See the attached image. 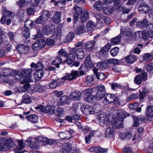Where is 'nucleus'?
I'll list each match as a JSON object with an SVG mask.
<instances>
[{"mask_svg":"<svg viewBox=\"0 0 153 153\" xmlns=\"http://www.w3.org/2000/svg\"><path fill=\"white\" fill-rule=\"evenodd\" d=\"M129 116L128 114L126 111L122 110L117 113V117L115 118L112 117L111 122L113 128L109 127L106 129L105 133L106 137L109 138L112 137L114 135L115 132L113 128H118L122 127L124 119Z\"/></svg>","mask_w":153,"mask_h":153,"instance_id":"nucleus-1","label":"nucleus"},{"mask_svg":"<svg viewBox=\"0 0 153 153\" xmlns=\"http://www.w3.org/2000/svg\"><path fill=\"white\" fill-rule=\"evenodd\" d=\"M32 71L31 68L23 69L21 72L13 70L11 72L7 74H4V75L13 76L15 79L18 80H21L23 78V82H30L32 81L31 77Z\"/></svg>","mask_w":153,"mask_h":153,"instance_id":"nucleus-2","label":"nucleus"},{"mask_svg":"<svg viewBox=\"0 0 153 153\" xmlns=\"http://www.w3.org/2000/svg\"><path fill=\"white\" fill-rule=\"evenodd\" d=\"M32 71L31 68L23 69L21 72L13 70L11 72L7 74H4V75L13 76L15 79L18 80H21L23 78V82H30L32 81L31 77Z\"/></svg>","mask_w":153,"mask_h":153,"instance_id":"nucleus-3","label":"nucleus"},{"mask_svg":"<svg viewBox=\"0 0 153 153\" xmlns=\"http://www.w3.org/2000/svg\"><path fill=\"white\" fill-rule=\"evenodd\" d=\"M44 66L41 62H39L36 64V71L34 75V77L36 81H39L42 78L43 76L46 74V73L43 70Z\"/></svg>","mask_w":153,"mask_h":153,"instance_id":"nucleus-4","label":"nucleus"},{"mask_svg":"<svg viewBox=\"0 0 153 153\" xmlns=\"http://www.w3.org/2000/svg\"><path fill=\"white\" fill-rule=\"evenodd\" d=\"M81 109L83 114L88 115L90 114H92L94 112L98 113L100 111V110H96L94 109L92 107L89 105H83L81 107Z\"/></svg>","mask_w":153,"mask_h":153,"instance_id":"nucleus-5","label":"nucleus"},{"mask_svg":"<svg viewBox=\"0 0 153 153\" xmlns=\"http://www.w3.org/2000/svg\"><path fill=\"white\" fill-rule=\"evenodd\" d=\"M148 75L144 71H142L141 74H139L135 76L134 79V83L137 85H140L142 80L146 81L147 79Z\"/></svg>","mask_w":153,"mask_h":153,"instance_id":"nucleus-6","label":"nucleus"},{"mask_svg":"<svg viewBox=\"0 0 153 153\" xmlns=\"http://www.w3.org/2000/svg\"><path fill=\"white\" fill-rule=\"evenodd\" d=\"M37 33L33 36V39H34L38 37L42 38L44 35H48L53 33L52 29H37Z\"/></svg>","mask_w":153,"mask_h":153,"instance_id":"nucleus-7","label":"nucleus"},{"mask_svg":"<svg viewBox=\"0 0 153 153\" xmlns=\"http://www.w3.org/2000/svg\"><path fill=\"white\" fill-rule=\"evenodd\" d=\"M45 45V40L41 38L32 45V48L34 51H37L43 48Z\"/></svg>","mask_w":153,"mask_h":153,"instance_id":"nucleus-8","label":"nucleus"},{"mask_svg":"<svg viewBox=\"0 0 153 153\" xmlns=\"http://www.w3.org/2000/svg\"><path fill=\"white\" fill-rule=\"evenodd\" d=\"M26 83L24 84L23 86H19L16 87L14 89L15 91L17 93H22L26 91L29 89L30 84L29 83L27 82H23Z\"/></svg>","mask_w":153,"mask_h":153,"instance_id":"nucleus-9","label":"nucleus"},{"mask_svg":"<svg viewBox=\"0 0 153 153\" xmlns=\"http://www.w3.org/2000/svg\"><path fill=\"white\" fill-rule=\"evenodd\" d=\"M128 29H121L120 34L121 36L128 41L132 39V32L131 31L128 30Z\"/></svg>","mask_w":153,"mask_h":153,"instance_id":"nucleus-10","label":"nucleus"},{"mask_svg":"<svg viewBox=\"0 0 153 153\" xmlns=\"http://www.w3.org/2000/svg\"><path fill=\"white\" fill-rule=\"evenodd\" d=\"M75 50L72 49L70 50L68 54V64L71 65L75 62Z\"/></svg>","mask_w":153,"mask_h":153,"instance_id":"nucleus-11","label":"nucleus"},{"mask_svg":"<svg viewBox=\"0 0 153 153\" xmlns=\"http://www.w3.org/2000/svg\"><path fill=\"white\" fill-rule=\"evenodd\" d=\"M85 66H82L81 65L80 66L79 69H81L82 70L85 69V68H92L93 66V63L91 59V56L90 55L88 56L86 58L85 61Z\"/></svg>","mask_w":153,"mask_h":153,"instance_id":"nucleus-12","label":"nucleus"},{"mask_svg":"<svg viewBox=\"0 0 153 153\" xmlns=\"http://www.w3.org/2000/svg\"><path fill=\"white\" fill-rule=\"evenodd\" d=\"M145 113L148 120L150 121L153 120V105H149L147 106Z\"/></svg>","mask_w":153,"mask_h":153,"instance_id":"nucleus-13","label":"nucleus"},{"mask_svg":"<svg viewBox=\"0 0 153 153\" xmlns=\"http://www.w3.org/2000/svg\"><path fill=\"white\" fill-rule=\"evenodd\" d=\"M74 16L73 22L75 23L78 19L79 15L82 13V9L75 5L74 7Z\"/></svg>","mask_w":153,"mask_h":153,"instance_id":"nucleus-14","label":"nucleus"},{"mask_svg":"<svg viewBox=\"0 0 153 153\" xmlns=\"http://www.w3.org/2000/svg\"><path fill=\"white\" fill-rule=\"evenodd\" d=\"M81 92L78 91H76L72 92L69 95V98L74 101L79 100L81 97Z\"/></svg>","mask_w":153,"mask_h":153,"instance_id":"nucleus-15","label":"nucleus"},{"mask_svg":"<svg viewBox=\"0 0 153 153\" xmlns=\"http://www.w3.org/2000/svg\"><path fill=\"white\" fill-rule=\"evenodd\" d=\"M138 10L142 13H148L150 10V8L148 5L145 3H143L138 7Z\"/></svg>","mask_w":153,"mask_h":153,"instance_id":"nucleus-16","label":"nucleus"},{"mask_svg":"<svg viewBox=\"0 0 153 153\" xmlns=\"http://www.w3.org/2000/svg\"><path fill=\"white\" fill-rule=\"evenodd\" d=\"M44 112L48 114L49 115H52L55 113V107L53 106L48 105L45 107Z\"/></svg>","mask_w":153,"mask_h":153,"instance_id":"nucleus-17","label":"nucleus"},{"mask_svg":"<svg viewBox=\"0 0 153 153\" xmlns=\"http://www.w3.org/2000/svg\"><path fill=\"white\" fill-rule=\"evenodd\" d=\"M89 16L88 12L84 11L79 15L78 19H80L81 22L83 23L88 19Z\"/></svg>","mask_w":153,"mask_h":153,"instance_id":"nucleus-18","label":"nucleus"},{"mask_svg":"<svg viewBox=\"0 0 153 153\" xmlns=\"http://www.w3.org/2000/svg\"><path fill=\"white\" fill-rule=\"evenodd\" d=\"M16 50L20 53H25L27 52L28 48L26 46L23 45H17L16 47Z\"/></svg>","mask_w":153,"mask_h":153,"instance_id":"nucleus-19","label":"nucleus"},{"mask_svg":"<svg viewBox=\"0 0 153 153\" xmlns=\"http://www.w3.org/2000/svg\"><path fill=\"white\" fill-rule=\"evenodd\" d=\"M124 59H117L114 58H111L107 60V63L108 65L110 64L118 65L120 63L123 62Z\"/></svg>","mask_w":153,"mask_h":153,"instance_id":"nucleus-20","label":"nucleus"},{"mask_svg":"<svg viewBox=\"0 0 153 153\" xmlns=\"http://www.w3.org/2000/svg\"><path fill=\"white\" fill-rule=\"evenodd\" d=\"M123 59H124L123 62L126 61L127 63L132 64L136 60V58L135 56L130 54L125 57Z\"/></svg>","mask_w":153,"mask_h":153,"instance_id":"nucleus-21","label":"nucleus"},{"mask_svg":"<svg viewBox=\"0 0 153 153\" xmlns=\"http://www.w3.org/2000/svg\"><path fill=\"white\" fill-rule=\"evenodd\" d=\"M148 22L146 18H145L143 20L137 21L136 23V26L137 27L143 29L145 27L146 24Z\"/></svg>","mask_w":153,"mask_h":153,"instance_id":"nucleus-22","label":"nucleus"},{"mask_svg":"<svg viewBox=\"0 0 153 153\" xmlns=\"http://www.w3.org/2000/svg\"><path fill=\"white\" fill-rule=\"evenodd\" d=\"M122 38L121 34H119L117 36L112 38L111 40V43L112 45H117L120 42Z\"/></svg>","mask_w":153,"mask_h":153,"instance_id":"nucleus-23","label":"nucleus"},{"mask_svg":"<svg viewBox=\"0 0 153 153\" xmlns=\"http://www.w3.org/2000/svg\"><path fill=\"white\" fill-rule=\"evenodd\" d=\"M120 137L122 140L124 139L128 140L131 139L132 137V134L131 131H127L120 134Z\"/></svg>","mask_w":153,"mask_h":153,"instance_id":"nucleus-24","label":"nucleus"},{"mask_svg":"<svg viewBox=\"0 0 153 153\" xmlns=\"http://www.w3.org/2000/svg\"><path fill=\"white\" fill-rule=\"evenodd\" d=\"M26 118L27 120L33 123H36L38 122V117L36 115H30L27 116Z\"/></svg>","mask_w":153,"mask_h":153,"instance_id":"nucleus-25","label":"nucleus"},{"mask_svg":"<svg viewBox=\"0 0 153 153\" xmlns=\"http://www.w3.org/2000/svg\"><path fill=\"white\" fill-rule=\"evenodd\" d=\"M95 44V41L94 40L87 41L85 46V49L88 51H91L94 47Z\"/></svg>","mask_w":153,"mask_h":153,"instance_id":"nucleus-26","label":"nucleus"},{"mask_svg":"<svg viewBox=\"0 0 153 153\" xmlns=\"http://www.w3.org/2000/svg\"><path fill=\"white\" fill-rule=\"evenodd\" d=\"M61 15V13L60 12H57L55 13L53 18L54 23L57 24L60 22Z\"/></svg>","mask_w":153,"mask_h":153,"instance_id":"nucleus-27","label":"nucleus"},{"mask_svg":"<svg viewBox=\"0 0 153 153\" xmlns=\"http://www.w3.org/2000/svg\"><path fill=\"white\" fill-rule=\"evenodd\" d=\"M78 75V72L76 71L73 70L70 74H68V79L69 81L75 79Z\"/></svg>","mask_w":153,"mask_h":153,"instance_id":"nucleus-28","label":"nucleus"},{"mask_svg":"<svg viewBox=\"0 0 153 153\" xmlns=\"http://www.w3.org/2000/svg\"><path fill=\"white\" fill-rule=\"evenodd\" d=\"M114 8L113 7L108 6L103 8V13L107 15H110L112 14L114 11Z\"/></svg>","mask_w":153,"mask_h":153,"instance_id":"nucleus-29","label":"nucleus"},{"mask_svg":"<svg viewBox=\"0 0 153 153\" xmlns=\"http://www.w3.org/2000/svg\"><path fill=\"white\" fill-rule=\"evenodd\" d=\"M32 102L30 96L29 95L25 94L22 97V100L21 101L22 103L29 104Z\"/></svg>","mask_w":153,"mask_h":153,"instance_id":"nucleus-30","label":"nucleus"},{"mask_svg":"<svg viewBox=\"0 0 153 153\" xmlns=\"http://www.w3.org/2000/svg\"><path fill=\"white\" fill-rule=\"evenodd\" d=\"M150 32L149 30L146 31L144 30L142 32L141 35L142 39L144 40H146L148 39L149 38H150Z\"/></svg>","mask_w":153,"mask_h":153,"instance_id":"nucleus-31","label":"nucleus"},{"mask_svg":"<svg viewBox=\"0 0 153 153\" xmlns=\"http://www.w3.org/2000/svg\"><path fill=\"white\" fill-rule=\"evenodd\" d=\"M41 15L44 18L43 19L47 21L50 16L51 14L49 11L44 10L41 12Z\"/></svg>","mask_w":153,"mask_h":153,"instance_id":"nucleus-32","label":"nucleus"},{"mask_svg":"<svg viewBox=\"0 0 153 153\" xmlns=\"http://www.w3.org/2000/svg\"><path fill=\"white\" fill-rule=\"evenodd\" d=\"M153 57V53H146L143 56V59L144 61L147 62L152 59Z\"/></svg>","mask_w":153,"mask_h":153,"instance_id":"nucleus-33","label":"nucleus"},{"mask_svg":"<svg viewBox=\"0 0 153 153\" xmlns=\"http://www.w3.org/2000/svg\"><path fill=\"white\" fill-rule=\"evenodd\" d=\"M33 88L34 91L40 93L43 92L45 90V87L40 85H34Z\"/></svg>","mask_w":153,"mask_h":153,"instance_id":"nucleus-34","label":"nucleus"},{"mask_svg":"<svg viewBox=\"0 0 153 153\" xmlns=\"http://www.w3.org/2000/svg\"><path fill=\"white\" fill-rule=\"evenodd\" d=\"M111 47V45L109 44L108 43L105 46L101 48L100 51V54H106L109 51Z\"/></svg>","mask_w":153,"mask_h":153,"instance_id":"nucleus-35","label":"nucleus"},{"mask_svg":"<svg viewBox=\"0 0 153 153\" xmlns=\"http://www.w3.org/2000/svg\"><path fill=\"white\" fill-rule=\"evenodd\" d=\"M75 52L76 56L78 59H81L83 58L85 56L83 50L82 49H79L76 51Z\"/></svg>","mask_w":153,"mask_h":153,"instance_id":"nucleus-36","label":"nucleus"},{"mask_svg":"<svg viewBox=\"0 0 153 153\" xmlns=\"http://www.w3.org/2000/svg\"><path fill=\"white\" fill-rule=\"evenodd\" d=\"M103 5L102 2L100 1H96L94 4V7L97 10H101L103 7Z\"/></svg>","mask_w":153,"mask_h":153,"instance_id":"nucleus-37","label":"nucleus"},{"mask_svg":"<svg viewBox=\"0 0 153 153\" xmlns=\"http://www.w3.org/2000/svg\"><path fill=\"white\" fill-rule=\"evenodd\" d=\"M4 147L6 148V151L9 149L13 145L14 143L12 141L7 140L5 142H4Z\"/></svg>","mask_w":153,"mask_h":153,"instance_id":"nucleus-38","label":"nucleus"},{"mask_svg":"<svg viewBox=\"0 0 153 153\" xmlns=\"http://www.w3.org/2000/svg\"><path fill=\"white\" fill-rule=\"evenodd\" d=\"M108 65L107 63V60L105 62H100L97 63V66L101 69H103L107 67Z\"/></svg>","mask_w":153,"mask_h":153,"instance_id":"nucleus-39","label":"nucleus"},{"mask_svg":"<svg viewBox=\"0 0 153 153\" xmlns=\"http://www.w3.org/2000/svg\"><path fill=\"white\" fill-rule=\"evenodd\" d=\"M27 142L28 144L30 145V147L32 149H38L39 147L36 143L31 140H27Z\"/></svg>","mask_w":153,"mask_h":153,"instance_id":"nucleus-40","label":"nucleus"},{"mask_svg":"<svg viewBox=\"0 0 153 153\" xmlns=\"http://www.w3.org/2000/svg\"><path fill=\"white\" fill-rule=\"evenodd\" d=\"M119 52V48L118 47H115L111 50L110 54L112 56L115 57L117 55Z\"/></svg>","mask_w":153,"mask_h":153,"instance_id":"nucleus-41","label":"nucleus"},{"mask_svg":"<svg viewBox=\"0 0 153 153\" xmlns=\"http://www.w3.org/2000/svg\"><path fill=\"white\" fill-rule=\"evenodd\" d=\"M67 103V96L65 95L62 96L60 99L59 104L61 105H63Z\"/></svg>","mask_w":153,"mask_h":153,"instance_id":"nucleus-42","label":"nucleus"},{"mask_svg":"<svg viewBox=\"0 0 153 153\" xmlns=\"http://www.w3.org/2000/svg\"><path fill=\"white\" fill-rule=\"evenodd\" d=\"M105 96V92H97L96 97L95 99L97 100H100L102 99Z\"/></svg>","mask_w":153,"mask_h":153,"instance_id":"nucleus-43","label":"nucleus"},{"mask_svg":"<svg viewBox=\"0 0 153 153\" xmlns=\"http://www.w3.org/2000/svg\"><path fill=\"white\" fill-rule=\"evenodd\" d=\"M95 76L94 75L91 76H88L86 78V82L87 84L89 83L92 84L93 83L94 77Z\"/></svg>","mask_w":153,"mask_h":153,"instance_id":"nucleus-44","label":"nucleus"},{"mask_svg":"<svg viewBox=\"0 0 153 153\" xmlns=\"http://www.w3.org/2000/svg\"><path fill=\"white\" fill-rule=\"evenodd\" d=\"M25 25L27 29L31 28L33 26V22L30 19H28L25 21Z\"/></svg>","mask_w":153,"mask_h":153,"instance_id":"nucleus-45","label":"nucleus"},{"mask_svg":"<svg viewBox=\"0 0 153 153\" xmlns=\"http://www.w3.org/2000/svg\"><path fill=\"white\" fill-rule=\"evenodd\" d=\"M143 45L142 44H138L137 45V47H136L134 50V53L139 54L142 49V48Z\"/></svg>","mask_w":153,"mask_h":153,"instance_id":"nucleus-46","label":"nucleus"},{"mask_svg":"<svg viewBox=\"0 0 153 153\" xmlns=\"http://www.w3.org/2000/svg\"><path fill=\"white\" fill-rule=\"evenodd\" d=\"M75 38V34L72 32H70L68 34V43L72 42Z\"/></svg>","mask_w":153,"mask_h":153,"instance_id":"nucleus-47","label":"nucleus"},{"mask_svg":"<svg viewBox=\"0 0 153 153\" xmlns=\"http://www.w3.org/2000/svg\"><path fill=\"white\" fill-rule=\"evenodd\" d=\"M58 53L60 56H62L66 57L65 60V62H67V53H66L65 52L64 50L63 49H61L58 51Z\"/></svg>","mask_w":153,"mask_h":153,"instance_id":"nucleus-48","label":"nucleus"},{"mask_svg":"<svg viewBox=\"0 0 153 153\" xmlns=\"http://www.w3.org/2000/svg\"><path fill=\"white\" fill-rule=\"evenodd\" d=\"M100 146H93L90 147L89 150L94 153H99Z\"/></svg>","mask_w":153,"mask_h":153,"instance_id":"nucleus-49","label":"nucleus"},{"mask_svg":"<svg viewBox=\"0 0 153 153\" xmlns=\"http://www.w3.org/2000/svg\"><path fill=\"white\" fill-rule=\"evenodd\" d=\"M57 32L56 35L53 34L52 35V36H54L55 39H60L62 34L61 29H57Z\"/></svg>","mask_w":153,"mask_h":153,"instance_id":"nucleus-50","label":"nucleus"},{"mask_svg":"<svg viewBox=\"0 0 153 153\" xmlns=\"http://www.w3.org/2000/svg\"><path fill=\"white\" fill-rule=\"evenodd\" d=\"M139 94V101L142 102L143 101V100L146 96V93L144 91H140Z\"/></svg>","mask_w":153,"mask_h":153,"instance_id":"nucleus-51","label":"nucleus"},{"mask_svg":"<svg viewBox=\"0 0 153 153\" xmlns=\"http://www.w3.org/2000/svg\"><path fill=\"white\" fill-rule=\"evenodd\" d=\"M95 27V24L91 21H88L87 23L86 27L87 29H93Z\"/></svg>","mask_w":153,"mask_h":153,"instance_id":"nucleus-52","label":"nucleus"},{"mask_svg":"<svg viewBox=\"0 0 153 153\" xmlns=\"http://www.w3.org/2000/svg\"><path fill=\"white\" fill-rule=\"evenodd\" d=\"M44 18L40 15L38 18L36 20V22L38 24H44L46 21L45 20L43 19Z\"/></svg>","mask_w":153,"mask_h":153,"instance_id":"nucleus-53","label":"nucleus"},{"mask_svg":"<svg viewBox=\"0 0 153 153\" xmlns=\"http://www.w3.org/2000/svg\"><path fill=\"white\" fill-rule=\"evenodd\" d=\"M22 33L26 39L30 37L29 29H24V30L22 31Z\"/></svg>","mask_w":153,"mask_h":153,"instance_id":"nucleus-54","label":"nucleus"},{"mask_svg":"<svg viewBox=\"0 0 153 153\" xmlns=\"http://www.w3.org/2000/svg\"><path fill=\"white\" fill-rule=\"evenodd\" d=\"M5 49L8 52H10L11 51V49H12V45L8 42H5Z\"/></svg>","mask_w":153,"mask_h":153,"instance_id":"nucleus-55","label":"nucleus"},{"mask_svg":"<svg viewBox=\"0 0 153 153\" xmlns=\"http://www.w3.org/2000/svg\"><path fill=\"white\" fill-rule=\"evenodd\" d=\"M90 134H91V135L92 137H98L100 136L101 133L98 130H94L92 131Z\"/></svg>","mask_w":153,"mask_h":153,"instance_id":"nucleus-56","label":"nucleus"},{"mask_svg":"<svg viewBox=\"0 0 153 153\" xmlns=\"http://www.w3.org/2000/svg\"><path fill=\"white\" fill-rule=\"evenodd\" d=\"M93 91V89L92 88H88L86 89L83 92L86 95H92V94Z\"/></svg>","mask_w":153,"mask_h":153,"instance_id":"nucleus-57","label":"nucleus"},{"mask_svg":"<svg viewBox=\"0 0 153 153\" xmlns=\"http://www.w3.org/2000/svg\"><path fill=\"white\" fill-rule=\"evenodd\" d=\"M97 91L99 92H105V89L104 85L102 84L99 85L97 86Z\"/></svg>","mask_w":153,"mask_h":153,"instance_id":"nucleus-58","label":"nucleus"},{"mask_svg":"<svg viewBox=\"0 0 153 153\" xmlns=\"http://www.w3.org/2000/svg\"><path fill=\"white\" fill-rule=\"evenodd\" d=\"M63 110L62 108H58L56 110V115L58 117H61L63 115Z\"/></svg>","mask_w":153,"mask_h":153,"instance_id":"nucleus-59","label":"nucleus"},{"mask_svg":"<svg viewBox=\"0 0 153 153\" xmlns=\"http://www.w3.org/2000/svg\"><path fill=\"white\" fill-rule=\"evenodd\" d=\"M146 70L148 72H150L153 70V63H151L147 65Z\"/></svg>","mask_w":153,"mask_h":153,"instance_id":"nucleus-60","label":"nucleus"},{"mask_svg":"<svg viewBox=\"0 0 153 153\" xmlns=\"http://www.w3.org/2000/svg\"><path fill=\"white\" fill-rule=\"evenodd\" d=\"M13 13L10 11L7 10H5L3 12V15L6 17H12L13 16Z\"/></svg>","mask_w":153,"mask_h":153,"instance_id":"nucleus-61","label":"nucleus"},{"mask_svg":"<svg viewBox=\"0 0 153 153\" xmlns=\"http://www.w3.org/2000/svg\"><path fill=\"white\" fill-rule=\"evenodd\" d=\"M106 77V75L103 73H100L99 74L96 76L97 78L100 79V80H102L104 79Z\"/></svg>","mask_w":153,"mask_h":153,"instance_id":"nucleus-62","label":"nucleus"},{"mask_svg":"<svg viewBox=\"0 0 153 153\" xmlns=\"http://www.w3.org/2000/svg\"><path fill=\"white\" fill-rule=\"evenodd\" d=\"M123 153H133V151L129 147H126L123 149Z\"/></svg>","mask_w":153,"mask_h":153,"instance_id":"nucleus-63","label":"nucleus"},{"mask_svg":"<svg viewBox=\"0 0 153 153\" xmlns=\"http://www.w3.org/2000/svg\"><path fill=\"white\" fill-rule=\"evenodd\" d=\"M55 43L53 39H52L48 38L46 39V44L48 46H51L54 44Z\"/></svg>","mask_w":153,"mask_h":153,"instance_id":"nucleus-64","label":"nucleus"}]
</instances>
